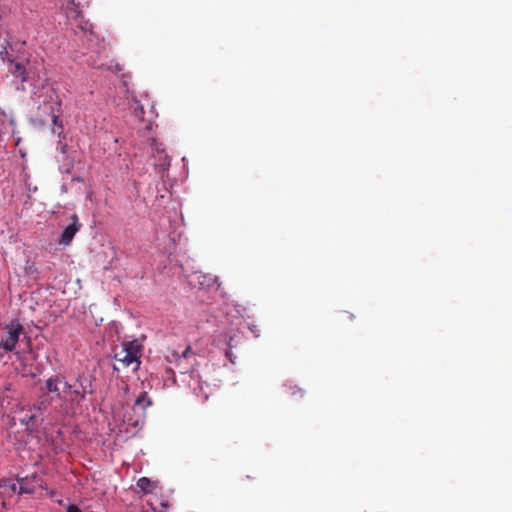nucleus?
Wrapping results in <instances>:
<instances>
[{
    "mask_svg": "<svg viewBox=\"0 0 512 512\" xmlns=\"http://www.w3.org/2000/svg\"><path fill=\"white\" fill-rule=\"evenodd\" d=\"M62 402L70 408L79 407L84 402V393L74 389L72 382L64 376H62Z\"/></svg>",
    "mask_w": 512,
    "mask_h": 512,
    "instance_id": "1",
    "label": "nucleus"
},
{
    "mask_svg": "<svg viewBox=\"0 0 512 512\" xmlns=\"http://www.w3.org/2000/svg\"><path fill=\"white\" fill-rule=\"evenodd\" d=\"M24 333V328L20 324H9L6 326L5 336L0 341V348L6 352H12L19 341V337Z\"/></svg>",
    "mask_w": 512,
    "mask_h": 512,
    "instance_id": "2",
    "label": "nucleus"
},
{
    "mask_svg": "<svg viewBox=\"0 0 512 512\" xmlns=\"http://www.w3.org/2000/svg\"><path fill=\"white\" fill-rule=\"evenodd\" d=\"M96 380L95 375L79 373L75 378L71 380L74 389L80 393H84V401L88 395H94L96 392L94 382Z\"/></svg>",
    "mask_w": 512,
    "mask_h": 512,
    "instance_id": "3",
    "label": "nucleus"
},
{
    "mask_svg": "<svg viewBox=\"0 0 512 512\" xmlns=\"http://www.w3.org/2000/svg\"><path fill=\"white\" fill-rule=\"evenodd\" d=\"M44 392L51 400L62 402V375L54 374L46 379Z\"/></svg>",
    "mask_w": 512,
    "mask_h": 512,
    "instance_id": "4",
    "label": "nucleus"
},
{
    "mask_svg": "<svg viewBox=\"0 0 512 512\" xmlns=\"http://www.w3.org/2000/svg\"><path fill=\"white\" fill-rule=\"evenodd\" d=\"M70 220H71V223L63 229L61 235L58 238V243L60 245H65V246L69 245L72 242L76 233L82 227L81 223L79 222V218H78L77 214H75V213L72 214L70 216Z\"/></svg>",
    "mask_w": 512,
    "mask_h": 512,
    "instance_id": "5",
    "label": "nucleus"
},
{
    "mask_svg": "<svg viewBox=\"0 0 512 512\" xmlns=\"http://www.w3.org/2000/svg\"><path fill=\"white\" fill-rule=\"evenodd\" d=\"M10 72L14 78L20 79L22 82H27L29 79L27 68L23 62H12Z\"/></svg>",
    "mask_w": 512,
    "mask_h": 512,
    "instance_id": "6",
    "label": "nucleus"
},
{
    "mask_svg": "<svg viewBox=\"0 0 512 512\" xmlns=\"http://www.w3.org/2000/svg\"><path fill=\"white\" fill-rule=\"evenodd\" d=\"M114 358L123 363L126 367L130 366L134 362L137 363V366L140 364L138 357H135L131 352H126L123 349H121L120 352H117Z\"/></svg>",
    "mask_w": 512,
    "mask_h": 512,
    "instance_id": "7",
    "label": "nucleus"
},
{
    "mask_svg": "<svg viewBox=\"0 0 512 512\" xmlns=\"http://www.w3.org/2000/svg\"><path fill=\"white\" fill-rule=\"evenodd\" d=\"M198 284L201 289H206L212 287L218 280L217 277H213L212 275H206V274H195Z\"/></svg>",
    "mask_w": 512,
    "mask_h": 512,
    "instance_id": "8",
    "label": "nucleus"
},
{
    "mask_svg": "<svg viewBox=\"0 0 512 512\" xmlns=\"http://www.w3.org/2000/svg\"><path fill=\"white\" fill-rule=\"evenodd\" d=\"M78 20H79V23L76 26V28L74 29V34L78 35L79 31H80L83 34H89L90 36H93L94 35L93 26L89 22V20H84L83 17L78 18Z\"/></svg>",
    "mask_w": 512,
    "mask_h": 512,
    "instance_id": "9",
    "label": "nucleus"
},
{
    "mask_svg": "<svg viewBox=\"0 0 512 512\" xmlns=\"http://www.w3.org/2000/svg\"><path fill=\"white\" fill-rule=\"evenodd\" d=\"M51 399L45 395L44 388H40L39 399L34 403V408L37 410H47L51 405Z\"/></svg>",
    "mask_w": 512,
    "mask_h": 512,
    "instance_id": "10",
    "label": "nucleus"
},
{
    "mask_svg": "<svg viewBox=\"0 0 512 512\" xmlns=\"http://www.w3.org/2000/svg\"><path fill=\"white\" fill-rule=\"evenodd\" d=\"M18 494H33L35 487L29 482L27 477L18 478Z\"/></svg>",
    "mask_w": 512,
    "mask_h": 512,
    "instance_id": "11",
    "label": "nucleus"
},
{
    "mask_svg": "<svg viewBox=\"0 0 512 512\" xmlns=\"http://www.w3.org/2000/svg\"><path fill=\"white\" fill-rule=\"evenodd\" d=\"M137 487L145 494L151 493L155 487V483L147 477H141L136 483Z\"/></svg>",
    "mask_w": 512,
    "mask_h": 512,
    "instance_id": "12",
    "label": "nucleus"
},
{
    "mask_svg": "<svg viewBox=\"0 0 512 512\" xmlns=\"http://www.w3.org/2000/svg\"><path fill=\"white\" fill-rule=\"evenodd\" d=\"M82 14V11L78 8V4L75 3V0H69V6L67 7L68 17L73 20H78V18H82Z\"/></svg>",
    "mask_w": 512,
    "mask_h": 512,
    "instance_id": "13",
    "label": "nucleus"
},
{
    "mask_svg": "<svg viewBox=\"0 0 512 512\" xmlns=\"http://www.w3.org/2000/svg\"><path fill=\"white\" fill-rule=\"evenodd\" d=\"M18 478L16 480L13 479H2L0 480V488L5 490H9L12 494L18 493Z\"/></svg>",
    "mask_w": 512,
    "mask_h": 512,
    "instance_id": "14",
    "label": "nucleus"
},
{
    "mask_svg": "<svg viewBox=\"0 0 512 512\" xmlns=\"http://www.w3.org/2000/svg\"><path fill=\"white\" fill-rule=\"evenodd\" d=\"M75 160L70 155H66L63 158L62 164L59 166V170L62 173L70 174L74 167Z\"/></svg>",
    "mask_w": 512,
    "mask_h": 512,
    "instance_id": "15",
    "label": "nucleus"
},
{
    "mask_svg": "<svg viewBox=\"0 0 512 512\" xmlns=\"http://www.w3.org/2000/svg\"><path fill=\"white\" fill-rule=\"evenodd\" d=\"M152 405V401L150 397L148 396L147 392H142L138 395V397L135 400V406L141 407L143 410H145L147 407Z\"/></svg>",
    "mask_w": 512,
    "mask_h": 512,
    "instance_id": "16",
    "label": "nucleus"
},
{
    "mask_svg": "<svg viewBox=\"0 0 512 512\" xmlns=\"http://www.w3.org/2000/svg\"><path fill=\"white\" fill-rule=\"evenodd\" d=\"M141 348L142 346L140 344L137 343V341H129V342H125L123 344V347L122 349L126 352H131V354H133L135 357H138V354L140 353L141 351Z\"/></svg>",
    "mask_w": 512,
    "mask_h": 512,
    "instance_id": "17",
    "label": "nucleus"
},
{
    "mask_svg": "<svg viewBox=\"0 0 512 512\" xmlns=\"http://www.w3.org/2000/svg\"><path fill=\"white\" fill-rule=\"evenodd\" d=\"M52 123L58 129H60V131L58 132V136L60 137L63 134V131H62V129H63V122H62V120L59 118V116L53 114L52 115Z\"/></svg>",
    "mask_w": 512,
    "mask_h": 512,
    "instance_id": "18",
    "label": "nucleus"
},
{
    "mask_svg": "<svg viewBox=\"0 0 512 512\" xmlns=\"http://www.w3.org/2000/svg\"><path fill=\"white\" fill-rule=\"evenodd\" d=\"M136 107L134 108V115L135 117L141 118L144 120V108L143 105H141L140 101L136 102Z\"/></svg>",
    "mask_w": 512,
    "mask_h": 512,
    "instance_id": "19",
    "label": "nucleus"
},
{
    "mask_svg": "<svg viewBox=\"0 0 512 512\" xmlns=\"http://www.w3.org/2000/svg\"><path fill=\"white\" fill-rule=\"evenodd\" d=\"M57 150H59L63 156L68 155V145L62 140H59Z\"/></svg>",
    "mask_w": 512,
    "mask_h": 512,
    "instance_id": "20",
    "label": "nucleus"
},
{
    "mask_svg": "<svg viewBox=\"0 0 512 512\" xmlns=\"http://www.w3.org/2000/svg\"><path fill=\"white\" fill-rule=\"evenodd\" d=\"M86 38H87V41H88V47H90V45L93 44L94 41H98V37L96 36V34L94 33L93 36H90L89 34H83Z\"/></svg>",
    "mask_w": 512,
    "mask_h": 512,
    "instance_id": "21",
    "label": "nucleus"
},
{
    "mask_svg": "<svg viewBox=\"0 0 512 512\" xmlns=\"http://www.w3.org/2000/svg\"><path fill=\"white\" fill-rule=\"evenodd\" d=\"M66 512H82V511L77 505L69 504L66 508Z\"/></svg>",
    "mask_w": 512,
    "mask_h": 512,
    "instance_id": "22",
    "label": "nucleus"
},
{
    "mask_svg": "<svg viewBox=\"0 0 512 512\" xmlns=\"http://www.w3.org/2000/svg\"><path fill=\"white\" fill-rule=\"evenodd\" d=\"M25 83H26V82H22V80H20V83H17V84H16V89H17V90H20V91H22V92H25V91H26Z\"/></svg>",
    "mask_w": 512,
    "mask_h": 512,
    "instance_id": "23",
    "label": "nucleus"
},
{
    "mask_svg": "<svg viewBox=\"0 0 512 512\" xmlns=\"http://www.w3.org/2000/svg\"><path fill=\"white\" fill-rule=\"evenodd\" d=\"M72 181L82 183L84 179L81 176H74L72 177Z\"/></svg>",
    "mask_w": 512,
    "mask_h": 512,
    "instance_id": "24",
    "label": "nucleus"
},
{
    "mask_svg": "<svg viewBox=\"0 0 512 512\" xmlns=\"http://www.w3.org/2000/svg\"><path fill=\"white\" fill-rule=\"evenodd\" d=\"M56 502L61 506L64 505V500L62 498L57 499Z\"/></svg>",
    "mask_w": 512,
    "mask_h": 512,
    "instance_id": "25",
    "label": "nucleus"
},
{
    "mask_svg": "<svg viewBox=\"0 0 512 512\" xmlns=\"http://www.w3.org/2000/svg\"><path fill=\"white\" fill-rule=\"evenodd\" d=\"M55 495H56V491L52 490V491L50 492V496H51V497H54Z\"/></svg>",
    "mask_w": 512,
    "mask_h": 512,
    "instance_id": "26",
    "label": "nucleus"
},
{
    "mask_svg": "<svg viewBox=\"0 0 512 512\" xmlns=\"http://www.w3.org/2000/svg\"><path fill=\"white\" fill-rule=\"evenodd\" d=\"M190 348H187L186 351L183 353L184 356L188 355Z\"/></svg>",
    "mask_w": 512,
    "mask_h": 512,
    "instance_id": "27",
    "label": "nucleus"
},
{
    "mask_svg": "<svg viewBox=\"0 0 512 512\" xmlns=\"http://www.w3.org/2000/svg\"><path fill=\"white\" fill-rule=\"evenodd\" d=\"M34 419H35V416H34V415H31V416L29 417V419H28V420H29V421H33Z\"/></svg>",
    "mask_w": 512,
    "mask_h": 512,
    "instance_id": "28",
    "label": "nucleus"
},
{
    "mask_svg": "<svg viewBox=\"0 0 512 512\" xmlns=\"http://www.w3.org/2000/svg\"><path fill=\"white\" fill-rule=\"evenodd\" d=\"M116 70H117V71H121V67H120V65H119V64H117V65H116Z\"/></svg>",
    "mask_w": 512,
    "mask_h": 512,
    "instance_id": "29",
    "label": "nucleus"
}]
</instances>
